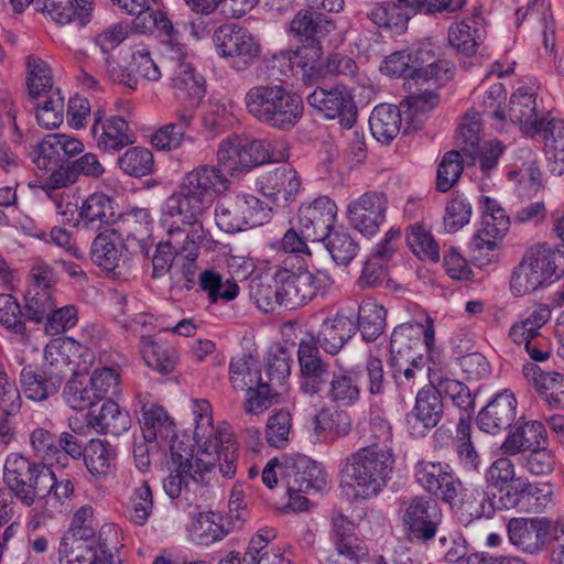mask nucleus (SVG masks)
<instances>
[{"label": "nucleus", "mask_w": 564, "mask_h": 564, "mask_svg": "<svg viewBox=\"0 0 564 564\" xmlns=\"http://www.w3.org/2000/svg\"><path fill=\"white\" fill-rule=\"evenodd\" d=\"M387 311L375 299L368 297L358 308V328L367 341L376 340L384 330Z\"/></svg>", "instance_id": "46"}, {"label": "nucleus", "mask_w": 564, "mask_h": 564, "mask_svg": "<svg viewBox=\"0 0 564 564\" xmlns=\"http://www.w3.org/2000/svg\"><path fill=\"white\" fill-rule=\"evenodd\" d=\"M321 45L311 43V45L299 47L295 51H282L273 56V62L280 64L288 63L290 68L297 67L302 70L303 78L307 82L315 62L321 54Z\"/></svg>", "instance_id": "59"}, {"label": "nucleus", "mask_w": 564, "mask_h": 564, "mask_svg": "<svg viewBox=\"0 0 564 564\" xmlns=\"http://www.w3.org/2000/svg\"><path fill=\"white\" fill-rule=\"evenodd\" d=\"M394 455L387 446L370 445L347 456L341 484L355 499H371L387 486L394 469Z\"/></svg>", "instance_id": "2"}, {"label": "nucleus", "mask_w": 564, "mask_h": 564, "mask_svg": "<svg viewBox=\"0 0 564 564\" xmlns=\"http://www.w3.org/2000/svg\"><path fill=\"white\" fill-rule=\"evenodd\" d=\"M387 199L376 192H368L347 207L350 225L365 236H373L386 219Z\"/></svg>", "instance_id": "19"}, {"label": "nucleus", "mask_w": 564, "mask_h": 564, "mask_svg": "<svg viewBox=\"0 0 564 564\" xmlns=\"http://www.w3.org/2000/svg\"><path fill=\"white\" fill-rule=\"evenodd\" d=\"M230 186L231 181L217 164H200L183 176L180 188L191 189L212 204L214 196L224 194Z\"/></svg>", "instance_id": "22"}, {"label": "nucleus", "mask_w": 564, "mask_h": 564, "mask_svg": "<svg viewBox=\"0 0 564 564\" xmlns=\"http://www.w3.org/2000/svg\"><path fill=\"white\" fill-rule=\"evenodd\" d=\"M337 216L335 202L326 196L316 198L307 206L300 208L299 221L306 238L312 241L325 240L333 231Z\"/></svg>", "instance_id": "21"}, {"label": "nucleus", "mask_w": 564, "mask_h": 564, "mask_svg": "<svg viewBox=\"0 0 564 564\" xmlns=\"http://www.w3.org/2000/svg\"><path fill=\"white\" fill-rule=\"evenodd\" d=\"M28 76L26 85L29 96L37 98L54 93L53 76L50 65L40 57L29 56L26 58Z\"/></svg>", "instance_id": "54"}, {"label": "nucleus", "mask_w": 564, "mask_h": 564, "mask_svg": "<svg viewBox=\"0 0 564 564\" xmlns=\"http://www.w3.org/2000/svg\"><path fill=\"white\" fill-rule=\"evenodd\" d=\"M297 358L300 364V388L310 397L326 392L333 371L329 364L323 360L318 347L312 339H302L299 344Z\"/></svg>", "instance_id": "13"}, {"label": "nucleus", "mask_w": 564, "mask_h": 564, "mask_svg": "<svg viewBox=\"0 0 564 564\" xmlns=\"http://www.w3.org/2000/svg\"><path fill=\"white\" fill-rule=\"evenodd\" d=\"M229 380L236 391H245L263 380L259 361L251 355L236 357L229 365Z\"/></svg>", "instance_id": "48"}, {"label": "nucleus", "mask_w": 564, "mask_h": 564, "mask_svg": "<svg viewBox=\"0 0 564 564\" xmlns=\"http://www.w3.org/2000/svg\"><path fill=\"white\" fill-rule=\"evenodd\" d=\"M350 430L351 421L345 411L324 408L313 419L312 442H333L337 437L346 436Z\"/></svg>", "instance_id": "37"}, {"label": "nucleus", "mask_w": 564, "mask_h": 564, "mask_svg": "<svg viewBox=\"0 0 564 564\" xmlns=\"http://www.w3.org/2000/svg\"><path fill=\"white\" fill-rule=\"evenodd\" d=\"M94 529H79L65 535L59 544V564H94L99 556Z\"/></svg>", "instance_id": "24"}, {"label": "nucleus", "mask_w": 564, "mask_h": 564, "mask_svg": "<svg viewBox=\"0 0 564 564\" xmlns=\"http://www.w3.org/2000/svg\"><path fill=\"white\" fill-rule=\"evenodd\" d=\"M126 243L113 228L100 231L90 246V258L95 264L107 271H115L123 261Z\"/></svg>", "instance_id": "31"}, {"label": "nucleus", "mask_w": 564, "mask_h": 564, "mask_svg": "<svg viewBox=\"0 0 564 564\" xmlns=\"http://www.w3.org/2000/svg\"><path fill=\"white\" fill-rule=\"evenodd\" d=\"M550 318V306L539 304L510 328L509 336L512 341L517 345H524L527 352L534 361H545L551 356V341L540 332Z\"/></svg>", "instance_id": "8"}, {"label": "nucleus", "mask_w": 564, "mask_h": 564, "mask_svg": "<svg viewBox=\"0 0 564 564\" xmlns=\"http://www.w3.org/2000/svg\"><path fill=\"white\" fill-rule=\"evenodd\" d=\"M442 513L435 501L424 497H415L406 505L402 522L411 541L429 542L437 533Z\"/></svg>", "instance_id": "14"}, {"label": "nucleus", "mask_w": 564, "mask_h": 564, "mask_svg": "<svg viewBox=\"0 0 564 564\" xmlns=\"http://www.w3.org/2000/svg\"><path fill=\"white\" fill-rule=\"evenodd\" d=\"M324 241L333 260L340 265L350 263L359 251V245L344 230L330 231Z\"/></svg>", "instance_id": "62"}, {"label": "nucleus", "mask_w": 564, "mask_h": 564, "mask_svg": "<svg viewBox=\"0 0 564 564\" xmlns=\"http://www.w3.org/2000/svg\"><path fill=\"white\" fill-rule=\"evenodd\" d=\"M115 455V449L108 442L91 440L83 456L85 465L93 476L105 477L110 473Z\"/></svg>", "instance_id": "57"}, {"label": "nucleus", "mask_w": 564, "mask_h": 564, "mask_svg": "<svg viewBox=\"0 0 564 564\" xmlns=\"http://www.w3.org/2000/svg\"><path fill=\"white\" fill-rule=\"evenodd\" d=\"M280 475L286 491H318L326 484L321 468L304 455L285 457Z\"/></svg>", "instance_id": "17"}, {"label": "nucleus", "mask_w": 564, "mask_h": 564, "mask_svg": "<svg viewBox=\"0 0 564 564\" xmlns=\"http://www.w3.org/2000/svg\"><path fill=\"white\" fill-rule=\"evenodd\" d=\"M91 134L99 150L119 151L133 142L129 135V124L120 116H111L102 126L91 127Z\"/></svg>", "instance_id": "43"}, {"label": "nucleus", "mask_w": 564, "mask_h": 564, "mask_svg": "<svg viewBox=\"0 0 564 564\" xmlns=\"http://www.w3.org/2000/svg\"><path fill=\"white\" fill-rule=\"evenodd\" d=\"M550 524L546 518H512L507 525L509 541L524 553L536 554L546 544Z\"/></svg>", "instance_id": "20"}, {"label": "nucleus", "mask_w": 564, "mask_h": 564, "mask_svg": "<svg viewBox=\"0 0 564 564\" xmlns=\"http://www.w3.org/2000/svg\"><path fill=\"white\" fill-rule=\"evenodd\" d=\"M274 283L281 284L284 307L294 310L311 301L317 291L330 286L334 280L326 271L312 273L306 269H280L274 274Z\"/></svg>", "instance_id": "7"}, {"label": "nucleus", "mask_w": 564, "mask_h": 564, "mask_svg": "<svg viewBox=\"0 0 564 564\" xmlns=\"http://www.w3.org/2000/svg\"><path fill=\"white\" fill-rule=\"evenodd\" d=\"M213 42L219 55L231 58L237 69L250 66L261 53L258 40L248 30L234 23L217 28Z\"/></svg>", "instance_id": "9"}, {"label": "nucleus", "mask_w": 564, "mask_h": 564, "mask_svg": "<svg viewBox=\"0 0 564 564\" xmlns=\"http://www.w3.org/2000/svg\"><path fill=\"white\" fill-rule=\"evenodd\" d=\"M3 478L9 489L28 507L50 495L53 485L50 468L15 453L7 457Z\"/></svg>", "instance_id": "5"}, {"label": "nucleus", "mask_w": 564, "mask_h": 564, "mask_svg": "<svg viewBox=\"0 0 564 564\" xmlns=\"http://www.w3.org/2000/svg\"><path fill=\"white\" fill-rule=\"evenodd\" d=\"M171 458L173 469L163 482L165 494L175 499L181 496L183 489L188 486L193 478V451L188 446H184L182 442H174L171 445Z\"/></svg>", "instance_id": "33"}, {"label": "nucleus", "mask_w": 564, "mask_h": 564, "mask_svg": "<svg viewBox=\"0 0 564 564\" xmlns=\"http://www.w3.org/2000/svg\"><path fill=\"white\" fill-rule=\"evenodd\" d=\"M335 30V22L325 13L307 7L301 9L290 22V32L301 42L319 43Z\"/></svg>", "instance_id": "34"}, {"label": "nucleus", "mask_w": 564, "mask_h": 564, "mask_svg": "<svg viewBox=\"0 0 564 564\" xmlns=\"http://www.w3.org/2000/svg\"><path fill=\"white\" fill-rule=\"evenodd\" d=\"M228 532L224 517L217 512L199 513L191 530L192 539L204 545L223 540Z\"/></svg>", "instance_id": "51"}, {"label": "nucleus", "mask_w": 564, "mask_h": 564, "mask_svg": "<svg viewBox=\"0 0 564 564\" xmlns=\"http://www.w3.org/2000/svg\"><path fill=\"white\" fill-rule=\"evenodd\" d=\"M91 425L100 427L104 433L120 435L128 431L131 425V417L126 410L110 399L105 401L94 421H88Z\"/></svg>", "instance_id": "49"}, {"label": "nucleus", "mask_w": 564, "mask_h": 564, "mask_svg": "<svg viewBox=\"0 0 564 564\" xmlns=\"http://www.w3.org/2000/svg\"><path fill=\"white\" fill-rule=\"evenodd\" d=\"M425 56H429L427 50L420 48L414 53L399 51L386 57L381 70L391 76L410 77L416 82L420 65L431 59V57L426 58Z\"/></svg>", "instance_id": "45"}, {"label": "nucleus", "mask_w": 564, "mask_h": 564, "mask_svg": "<svg viewBox=\"0 0 564 564\" xmlns=\"http://www.w3.org/2000/svg\"><path fill=\"white\" fill-rule=\"evenodd\" d=\"M260 200L252 195H238L220 202L215 208L216 225L225 232L243 230L261 224Z\"/></svg>", "instance_id": "11"}, {"label": "nucleus", "mask_w": 564, "mask_h": 564, "mask_svg": "<svg viewBox=\"0 0 564 564\" xmlns=\"http://www.w3.org/2000/svg\"><path fill=\"white\" fill-rule=\"evenodd\" d=\"M116 218L113 198L101 192L90 194L78 210V225L86 230L98 231Z\"/></svg>", "instance_id": "28"}, {"label": "nucleus", "mask_w": 564, "mask_h": 564, "mask_svg": "<svg viewBox=\"0 0 564 564\" xmlns=\"http://www.w3.org/2000/svg\"><path fill=\"white\" fill-rule=\"evenodd\" d=\"M192 412L194 440L202 455L195 459L197 468L209 470L217 466L224 477L232 478L238 466V445L234 433L227 426H214L212 405L206 399L193 400Z\"/></svg>", "instance_id": "1"}, {"label": "nucleus", "mask_w": 564, "mask_h": 564, "mask_svg": "<svg viewBox=\"0 0 564 564\" xmlns=\"http://www.w3.org/2000/svg\"><path fill=\"white\" fill-rule=\"evenodd\" d=\"M413 415L423 427H435L443 415V402L433 388L422 389L417 392Z\"/></svg>", "instance_id": "52"}, {"label": "nucleus", "mask_w": 564, "mask_h": 564, "mask_svg": "<svg viewBox=\"0 0 564 564\" xmlns=\"http://www.w3.org/2000/svg\"><path fill=\"white\" fill-rule=\"evenodd\" d=\"M275 536L276 533L272 528H263L257 532L246 552L251 564H282L283 553L279 549L269 547V543Z\"/></svg>", "instance_id": "50"}, {"label": "nucleus", "mask_w": 564, "mask_h": 564, "mask_svg": "<svg viewBox=\"0 0 564 564\" xmlns=\"http://www.w3.org/2000/svg\"><path fill=\"white\" fill-rule=\"evenodd\" d=\"M118 164L127 175L142 177L152 173L154 160L149 149L133 147L118 159Z\"/></svg>", "instance_id": "61"}, {"label": "nucleus", "mask_w": 564, "mask_h": 564, "mask_svg": "<svg viewBox=\"0 0 564 564\" xmlns=\"http://www.w3.org/2000/svg\"><path fill=\"white\" fill-rule=\"evenodd\" d=\"M152 219L147 209H135L117 223L112 227L116 231L120 232L123 241L135 240L139 243L144 242L150 237V227ZM142 247V245H140Z\"/></svg>", "instance_id": "55"}, {"label": "nucleus", "mask_w": 564, "mask_h": 564, "mask_svg": "<svg viewBox=\"0 0 564 564\" xmlns=\"http://www.w3.org/2000/svg\"><path fill=\"white\" fill-rule=\"evenodd\" d=\"M406 240L412 252L417 258L431 261L440 259L438 245L424 225L414 224L411 226Z\"/></svg>", "instance_id": "64"}, {"label": "nucleus", "mask_w": 564, "mask_h": 564, "mask_svg": "<svg viewBox=\"0 0 564 564\" xmlns=\"http://www.w3.org/2000/svg\"><path fill=\"white\" fill-rule=\"evenodd\" d=\"M509 118L530 135L540 133L542 119L536 113L535 95L528 87H519L509 102Z\"/></svg>", "instance_id": "35"}, {"label": "nucleus", "mask_w": 564, "mask_h": 564, "mask_svg": "<svg viewBox=\"0 0 564 564\" xmlns=\"http://www.w3.org/2000/svg\"><path fill=\"white\" fill-rule=\"evenodd\" d=\"M247 111L258 121L279 130H291L302 118L300 96L281 85H257L245 96Z\"/></svg>", "instance_id": "3"}, {"label": "nucleus", "mask_w": 564, "mask_h": 564, "mask_svg": "<svg viewBox=\"0 0 564 564\" xmlns=\"http://www.w3.org/2000/svg\"><path fill=\"white\" fill-rule=\"evenodd\" d=\"M258 184L264 196L275 200L289 202L299 193L301 180L293 167L280 166L264 173L259 178Z\"/></svg>", "instance_id": "32"}, {"label": "nucleus", "mask_w": 564, "mask_h": 564, "mask_svg": "<svg viewBox=\"0 0 564 564\" xmlns=\"http://www.w3.org/2000/svg\"><path fill=\"white\" fill-rule=\"evenodd\" d=\"M356 332L355 323L348 316L337 313L334 316L326 317L316 336L308 339L315 341L329 355H337L346 343L354 336Z\"/></svg>", "instance_id": "27"}, {"label": "nucleus", "mask_w": 564, "mask_h": 564, "mask_svg": "<svg viewBox=\"0 0 564 564\" xmlns=\"http://www.w3.org/2000/svg\"><path fill=\"white\" fill-rule=\"evenodd\" d=\"M434 440L440 448L446 447L452 443L464 467L469 470L478 469L480 458L471 441L470 417H459L454 436L451 435L447 429L438 427L434 433Z\"/></svg>", "instance_id": "23"}, {"label": "nucleus", "mask_w": 564, "mask_h": 564, "mask_svg": "<svg viewBox=\"0 0 564 564\" xmlns=\"http://www.w3.org/2000/svg\"><path fill=\"white\" fill-rule=\"evenodd\" d=\"M367 17L379 28H386L394 33H402L408 24V15L403 9L391 2L376 3L367 11Z\"/></svg>", "instance_id": "58"}, {"label": "nucleus", "mask_w": 564, "mask_h": 564, "mask_svg": "<svg viewBox=\"0 0 564 564\" xmlns=\"http://www.w3.org/2000/svg\"><path fill=\"white\" fill-rule=\"evenodd\" d=\"M563 252L546 243L529 248L520 263L514 268L510 279V290L516 296L530 294L557 279Z\"/></svg>", "instance_id": "4"}, {"label": "nucleus", "mask_w": 564, "mask_h": 564, "mask_svg": "<svg viewBox=\"0 0 564 564\" xmlns=\"http://www.w3.org/2000/svg\"><path fill=\"white\" fill-rule=\"evenodd\" d=\"M20 386L25 398L36 402L47 400L61 388L54 376L48 375L39 365H26L22 368Z\"/></svg>", "instance_id": "39"}, {"label": "nucleus", "mask_w": 564, "mask_h": 564, "mask_svg": "<svg viewBox=\"0 0 564 564\" xmlns=\"http://www.w3.org/2000/svg\"><path fill=\"white\" fill-rule=\"evenodd\" d=\"M308 105L326 119H338L350 129L357 119V107L351 94L343 85L317 87L307 96Z\"/></svg>", "instance_id": "12"}, {"label": "nucleus", "mask_w": 564, "mask_h": 564, "mask_svg": "<svg viewBox=\"0 0 564 564\" xmlns=\"http://www.w3.org/2000/svg\"><path fill=\"white\" fill-rule=\"evenodd\" d=\"M334 544L339 556L360 560L368 554L367 546L352 530V524L341 514L333 518Z\"/></svg>", "instance_id": "44"}, {"label": "nucleus", "mask_w": 564, "mask_h": 564, "mask_svg": "<svg viewBox=\"0 0 564 564\" xmlns=\"http://www.w3.org/2000/svg\"><path fill=\"white\" fill-rule=\"evenodd\" d=\"M546 429L539 421L523 422L517 425L500 446L502 454L514 456L523 452L545 448Z\"/></svg>", "instance_id": "29"}, {"label": "nucleus", "mask_w": 564, "mask_h": 564, "mask_svg": "<svg viewBox=\"0 0 564 564\" xmlns=\"http://www.w3.org/2000/svg\"><path fill=\"white\" fill-rule=\"evenodd\" d=\"M361 377L360 371L339 366L333 370L332 380L325 392L326 398L339 406L355 405L361 394Z\"/></svg>", "instance_id": "30"}, {"label": "nucleus", "mask_w": 564, "mask_h": 564, "mask_svg": "<svg viewBox=\"0 0 564 564\" xmlns=\"http://www.w3.org/2000/svg\"><path fill=\"white\" fill-rule=\"evenodd\" d=\"M551 498L550 486L545 485L540 488L522 477H517L503 487L499 498V508H518L524 512L540 513L550 503Z\"/></svg>", "instance_id": "15"}, {"label": "nucleus", "mask_w": 564, "mask_h": 564, "mask_svg": "<svg viewBox=\"0 0 564 564\" xmlns=\"http://www.w3.org/2000/svg\"><path fill=\"white\" fill-rule=\"evenodd\" d=\"M480 132V115L475 111L466 113L458 126L456 138L462 152L471 158L479 152Z\"/></svg>", "instance_id": "60"}, {"label": "nucleus", "mask_w": 564, "mask_h": 564, "mask_svg": "<svg viewBox=\"0 0 564 564\" xmlns=\"http://www.w3.org/2000/svg\"><path fill=\"white\" fill-rule=\"evenodd\" d=\"M61 151L68 158L84 151V144L76 138L67 134H48L37 145V156L34 160L37 169H47L50 164L57 165L61 161Z\"/></svg>", "instance_id": "38"}, {"label": "nucleus", "mask_w": 564, "mask_h": 564, "mask_svg": "<svg viewBox=\"0 0 564 564\" xmlns=\"http://www.w3.org/2000/svg\"><path fill=\"white\" fill-rule=\"evenodd\" d=\"M292 415L289 411H274L267 421L265 440L271 447L284 448L292 434Z\"/></svg>", "instance_id": "63"}, {"label": "nucleus", "mask_w": 564, "mask_h": 564, "mask_svg": "<svg viewBox=\"0 0 564 564\" xmlns=\"http://www.w3.org/2000/svg\"><path fill=\"white\" fill-rule=\"evenodd\" d=\"M210 205L208 199L195 192L180 188L165 199L162 213L165 218L176 219L181 224H193L202 218Z\"/></svg>", "instance_id": "25"}, {"label": "nucleus", "mask_w": 564, "mask_h": 564, "mask_svg": "<svg viewBox=\"0 0 564 564\" xmlns=\"http://www.w3.org/2000/svg\"><path fill=\"white\" fill-rule=\"evenodd\" d=\"M55 307L52 289H43L39 285H30L24 295V313L29 322L42 324L51 311Z\"/></svg>", "instance_id": "53"}, {"label": "nucleus", "mask_w": 564, "mask_h": 564, "mask_svg": "<svg viewBox=\"0 0 564 564\" xmlns=\"http://www.w3.org/2000/svg\"><path fill=\"white\" fill-rule=\"evenodd\" d=\"M517 400L505 391L490 401L478 414L477 423L481 431L497 434L511 426L516 419Z\"/></svg>", "instance_id": "26"}, {"label": "nucleus", "mask_w": 564, "mask_h": 564, "mask_svg": "<svg viewBox=\"0 0 564 564\" xmlns=\"http://www.w3.org/2000/svg\"><path fill=\"white\" fill-rule=\"evenodd\" d=\"M427 370L430 382L433 389L437 391L440 398H448L455 406L463 411L460 416L470 417V412L474 411L475 400L469 388L458 380L444 376L441 369L429 367Z\"/></svg>", "instance_id": "36"}, {"label": "nucleus", "mask_w": 564, "mask_h": 564, "mask_svg": "<svg viewBox=\"0 0 564 564\" xmlns=\"http://www.w3.org/2000/svg\"><path fill=\"white\" fill-rule=\"evenodd\" d=\"M422 336L424 338V345L427 352H432L435 330L433 319L431 317L425 318V324L419 322H406L397 326L390 339L391 354L393 361L399 364L400 360L404 359L409 361L408 356H416V349L420 348Z\"/></svg>", "instance_id": "16"}, {"label": "nucleus", "mask_w": 564, "mask_h": 564, "mask_svg": "<svg viewBox=\"0 0 564 564\" xmlns=\"http://www.w3.org/2000/svg\"><path fill=\"white\" fill-rule=\"evenodd\" d=\"M172 434L173 421L162 406L142 408L141 437L148 442H158V438H167Z\"/></svg>", "instance_id": "47"}, {"label": "nucleus", "mask_w": 564, "mask_h": 564, "mask_svg": "<svg viewBox=\"0 0 564 564\" xmlns=\"http://www.w3.org/2000/svg\"><path fill=\"white\" fill-rule=\"evenodd\" d=\"M93 354L72 338L52 339L44 348V360L40 368L47 371L62 386L67 375L87 372Z\"/></svg>", "instance_id": "6"}, {"label": "nucleus", "mask_w": 564, "mask_h": 564, "mask_svg": "<svg viewBox=\"0 0 564 564\" xmlns=\"http://www.w3.org/2000/svg\"><path fill=\"white\" fill-rule=\"evenodd\" d=\"M401 107L381 104L371 112L369 127L372 135L382 143L393 140L404 129V117Z\"/></svg>", "instance_id": "41"}, {"label": "nucleus", "mask_w": 564, "mask_h": 564, "mask_svg": "<svg viewBox=\"0 0 564 564\" xmlns=\"http://www.w3.org/2000/svg\"><path fill=\"white\" fill-rule=\"evenodd\" d=\"M414 477L424 490L443 501L449 505L457 501L462 482L452 473H447L441 463L419 462L414 467Z\"/></svg>", "instance_id": "18"}, {"label": "nucleus", "mask_w": 564, "mask_h": 564, "mask_svg": "<svg viewBox=\"0 0 564 564\" xmlns=\"http://www.w3.org/2000/svg\"><path fill=\"white\" fill-rule=\"evenodd\" d=\"M189 228L186 231L183 228L176 227L169 230V236L172 240H177L180 250L185 253L187 259H194L197 256V248L206 246L210 242V236L204 229L200 219L193 224H186Z\"/></svg>", "instance_id": "56"}, {"label": "nucleus", "mask_w": 564, "mask_h": 564, "mask_svg": "<svg viewBox=\"0 0 564 564\" xmlns=\"http://www.w3.org/2000/svg\"><path fill=\"white\" fill-rule=\"evenodd\" d=\"M172 87L177 98L198 106L206 94V84L202 75L197 74L188 63L177 64L171 72Z\"/></svg>", "instance_id": "40"}, {"label": "nucleus", "mask_w": 564, "mask_h": 564, "mask_svg": "<svg viewBox=\"0 0 564 564\" xmlns=\"http://www.w3.org/2000/svg\"><path fill=\"white\" fill-rule=\"evenodd\" d=\"M438 104V96L435 91L426 88L420 94L408 97L400 104L404 116V133L409 134L422 128L427 119L429 112Z\"/></svg>", "instance_id": "42"}, {"label": "nucleus", "mask_w": 564, "mask_h": 564, "mask_svg": "<svg viewBox=\"0 0 564 564\" xmlns=\"http://www.w3.org/2000/svg\"><path fill=\"white\" fill-rule=\"evenodd\" d=\"M263 149L258 142L230 135L224 139L217 149L216 161L220 170L227 171L231 176L246 173L263 164Z\"/></svg>", "instance_id": "10"}]
</instances>
